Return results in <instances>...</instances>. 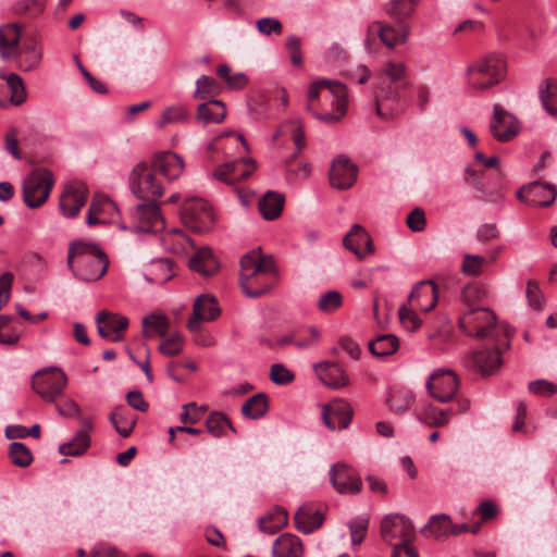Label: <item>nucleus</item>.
<instances>
[{
  "label": "nucleus",
  "instance_id": "nucleus-1",
  "mask_svg": "<svg viewBox=\"0 0 557 557\" xmlns=\"http://www.w3.org/2000/svg\"><path fill=\"white\" fill-rule=\"evenodd\" d=\"M239 263V285L247 297L258 298L272 288L277 271L271 255L263 256L258 247L245 253Z\"/></svg>",
  "mask_w": 557,
  "mask_h": 557
},
{
  "label": "nucleus",
  "instance_id": "nucleus-2",
  "mask_svg": "<svg viewBox=\"0 0 557 557\" xmlns=\"http://www.w3.org/2000/svg\"><path fill=\"white\" fill-rule=\"evenodd\" d=\"M66 265L76 277L92 282L104 275L109 260L98 245L85 240H73L69 246Z\"/></svg>",
  "mask_w": 557,
  "mask_h": 557
},
{
  "label": "nucleus",
  "instance_id": "nucleus-3",
  "mask_svg": "<svg viewBox=\"0 0 557 557\" xmlns=\"http://www.w3.org/2000/svg\"><path fill=\"white\" fill-rule=\"evenodd\" d=\"M505 72L504 57L497 53L487 54L467 67L468 85L476 90L488 89L503 81Z\"/></svg>",
  "mask_w": 557,
  "mask_h": 557
},
{
  "label": "nucleus",
  "instance_id": "nucleus-4",
  "mask_svg": "<svg viewBox=\"0 0 557 557\" xmlns=\"http://www.w3.org/2000/svg\"><path fill=\"white\" fill-rule=\"evenodd\" d=\"M458 326L468 336L493 338L497 333V317L486 307L469 308L459 317Z\"/></svg>",
  "mask_w": 557,
  "mask_h": 557
},
{
  "label": "nucleus",
  "instance_id": "nucleus-5",
  "mask_svg": "<svg viewBox=\"0 0 557 557\" xmlns=\"http://www.w3.org/2000/svg\"><path fill=\"white\" fill-rule=\"evenodd\" d=\"M379 79L375 104L377 115L383 116L385 114L382 112V99L396 100L399 97L400 90L409 86L405 64L388 62L380 74Z\"/></svg>",
  "mask_w": 557,
  "mask_h": 557
},
{
  "label": "nucleus",
  "instance_id": "nucleus-6",
  "mask_svg": "<svg viewBox=\"0 0 557 557\" xmlns=\"http://www.w3.org/2000/svg\"><path fill=\"white\" fill-rule=\"evenodd\" d=\"M53 186L52 173L46 168L33 170L23 182V199L28 208L41 207Z\"/></svg>",
  "mask_w": 557,
  "mask_h": 557
},
{
  "label": "nucleus",
  "instance_id": "nucleus-7",
  "mask_svg": "<svg viewBox=\"0 0 557 557\" xmlns=\"http://www.w3.org/2000/svg\"><path fill=\"white\" fill-rule=\"evenodd\" d=\"M180 216L183 224L195 233H206L214 223L211 206L201 198L186 199L181 207Z\"/></svg>",
  "mask_w": 557,
  "mask_h": 557
},
{
  "label": "nucleus",
  "instance_id": "nucleus-8",
  "mask_svg": "<svg viewBox=\"0 0 557 557\" xmlns=\"http://www.w3.org/2000/svg\"><path fill=\"white\" fill-rule=\"evenodd\" d=\"M156 172L149 169L145 162L137 163L129 174V186L132 193L143 200H156L163 193V186L157 181Z\"/></svg>",
  "mask_w": 557,
  "mask_h": 557
},
{
  "label": "nucleus",
  "instance_id": "nucleus-9",
  "mask_svg": "<svg viewBox=\"0 0 557 557\" xmlns=\"http://www.w3.org/2000/svg\"><path fill=\"white\" fill-rule=\"evenodd\" d=\"M67 377L62 370L51 368L38 371L32 381L33 389L46 401H54L64 391Z\"/></svg>",
  "mask_w": 557,
  "mask_h": 557
},
{
  "label": "nucleus",
  "instance_id": "nucleus-10",
  "mask_svg": "<svg viewBox=\"0 0 557 557\" xmlns=\"http://www.w3.org/2000/svg\"><path fill=\"white\" fill-rule=\"evenodd\" d=\"M459 380L456 373L447 369L434 371L426 381L429 394L440 403L450 401L457 394Z\"/></svg>",
  "mask_w": 557,
  "mask_h": 557
},
{
  "label": "nucleus",
  "instance_id": "nucleus-11",
  "mask_svg": "<svg viewBox=\"0 0 557 557\" xmlns=\"http://www.w3.org/2000/svg\"><path fill=\"white\" fill-rule=\"evenodd\" d=\"M414 536L412 521L400 513L386 515L381 521V537L386 543L400 539V543H407Z\"/></svg>",
  "mask_w": 557,
  "mask_h": 557
},
{
  "label": "nucleus",
  "instance_id": "nucleus-12",
  "mask_svg": "<svg viewBox=\"0 0 557 557\" xmlns=\"http://www.w3.org/2000/svg\"><path fill=\"white\" fill-rule=\"evenodd\" d=\"M556 196V186L541 181L530 182L517 191V198L532 207H549Z\"/></svg>",
  "mask_w": 557,
  "mask_h": 557
},
{
  "label": "nucleus",
  "instance_id": "nucleus-13",
  "mask_svg": "<svg viewBox=\"0 0 557 557\" xmlns=\"http://www.w3.org/2000/svg\"><path fill=\"white\" fill-rule=\"evenodd\" d=\"M147 203L137 205L132 211V218L136 222V231L143 233H154L165 225L160 211V205L156 200H148Z\"/></svg>",
  "mask_w": 557,
  "mask_h": 557
},
{
  "label": "nucleus",
  "instance_id": "nucleus-14",
  "mask_svg": "<svg viewBox=\"0 0 557 557\" xmlns=\"http://www.w3.org/2000/svg\"><path fill=\"white\" fill-rule=\"evenodd\" d=\"M330 482L336 492L345 495H356L362 490L360 475L346 463L338 462L330 469Z\"/></svg>",
  "mask_w": 557,
  "mask_h": 557
},
{
  "label": "nucleus",
  "instance_id": "nucleus-15",
  "mask_svg": "<svg viewBox=\"0 0 557 557\" xmlns=\"http://www.w3.org/2000/svg\"><path fill=\"white\" fill-rule=\"evenodd\" d=\"M128 318L119 313L101 310L97 313L96 324L98 334L108 341L120 342L128 326Z\"/></svg>",
  "mask_w": 557,
  "mask_h": 557
},
{
  "label": "nucleus",
  "instance_id": "nucleus-16",
  "mask_svg": "<svg viewBox=\"0 0 557 557\" xmlns=\"http://www.w3.org/2000/svg\"><path fill=\"white\" fill-rule=\"evenodd\" d=\"M519 122L499 104H494L493 116L490 122L492 135L499 141H508L519 133Z\"/></svg>",
  "mask_w": 557,
  "mask_h": 557
},
{
  "label": "nucleus",
  "instance_id": "nucleus-17",
  "mask_svg": "<svg viewBox=\"0 0 557 557\" xmlns=\"http://www.w3.org/2000/svg\"><path fill=\"white\" fill-rule=\"evenodd\" d=\"M256 169L251 159L240 158L219 166L213 172V177L227 185H234L247 180Z\"/></svg>",
  "mask_w": 557,
  "mask_h": 557
},
{
  "label": "nucleus",
  "instance_id": "nucleus-18",
  "mask_svg": "<svg viewBox=\"0 0 557 557\" xmlns=\"http://www.w3.org/2000/svg\"><path fill=\"white\" fill-rule=\"evenodd\" d=\"M88 188L83 182H73L65 186L60 197V210L66 218L76 216L87 199Z\"/></svg>",
  "mask_w": 557,
  "mask_h": 557
},
{
  "label": "nucleus",
  "instance_id": "nucleus-19",
  "mask_svg": "<svg viewBox=\"0 0 557 557\" xmlns=\"http://www.w3.org/2000/svg\"><path fill=\"white\" fill-rule=\"evenodd\" d=\"M220 308L213 296L202 294L194 302L193 315L187 321V327L190 332L200 330V322H210L220 315Z\"/></svg>",
  "mask_w": 557,
  "mask_h": 557
},
{
  "label": "nucleus",
  "instance_id": "nucleus-20",
  "mask_svg": "<svg viewBox=\"0 0 557 557\" xmlns=\"http://www.w3.org/2000/svg\"><path fill=\"white\" fill-rule=\"evenodd\" d=\"M466 183L472 185L479 193L478 198L485 202L497 203L502 201L503 194L498 185L491 186V178L485 172H479L467 166L465 169Z\"/></svg>",
  "mask_w": 557,
  "mask_h": 557
},
{
  "label": "nucleus",
  "instance_id": "nucleus-21",
  "mask_svg": "<svg viewBox=\"0 0 557 557\" xmlns=\"http://www.w3.org/2000/svg\"><path fill=\"white\" fill-rule=\"evenodd\" d=\"M357 166L345 156H339L332 162L329 177L332 187L337 189L350 188L357 180Z\"/></svg>",
  "mask_w": 557,
  "mask_h": 557
},
{
  "label": "nucleus",
  "instance_id": "nucleus-22",
  "mask_svg": "<svg viewBox=\"0 0 557 557\" xmlns=\"http://www.w3.org/2000/svg\"><path fill=\"white\" fill-rule=\"evenodd\" d=\"M322 413L325 425L335 431L347 429L350 425L354 410L349 403L339 399L325 406Z\"/></svg>",
  "mask_w": 557,
  "mask_h": 557
},
{
  "label": "nucleus",
  "instance_id": "nucleus-23",
  "mask_svg": "<svg viewBox=\"0 0 557 557\" xmlns=\"http://www.w3.org/2000/svg\"><path fill=\"white\" fill-rule=\"evenodd\" d=\"M13 59L21 71H34L42 61V47L35 37L26 38L22 46L16 50Z\"/></svg>",
  "mask_w": 557,
  "mask_h": 557
},
{
  "label": "nucleus",
  "instance_id": "nucleus-24",
  "mask_svg": "<svg viewBox=\"0 0 557 557\" xmlns=\"http://www.w3.org/2000/svg\"><path fill=\"white\" fill-rule=\"evenodd\" d=\"M10 95V101L22 104L26 99V90L23 79L15 73L5 74L0 71V107H3Z\"/></svg>",
  "mask_w": 557,
  "mask_h": 557
},
{
  "label": "nucleus",
  "instance_id": "nucleus-25",
  "mask_svg": "<svg viewBox=\"0 0 557 557\" xmlns=\"http://www.w3.org/2000/svg\"><path fill=\"white\" fill-rule=\"evenodd\" d=\"M153 172L163 175L168 181L178 178L184 171L183 158L171 151L154 154L151 163Z\"/></svg>",
  "mask_w": 557,
  "mask_h": 557
},
{
  "label": "nucleus",
  "instance_id": "nucleus-26",
  "mask_svg": "<svg viewBox=\"0 0 557 557\" xmlns=\"http://www.w3.org/2000/svg\"><path fill=\"white\" fill-rule=\"evenodd\" d=\"M319 380L333 389L346 387L349 377L346 371L336 362L322 361L313 366Z\"/></svg>",
  "mask_w": 557,
  "mask_h": 557
},
{
  "label": "nucleus",
  "instance_id": "nucleus-27",
  "mask_svg": "<svg viewBox=\"0 0 557 557\" xmlns=\"http://www.w3.org/2000/svg\"><path fill=\"white\" fill-rule=\"evenodd\" d=\"M346 249L354 252L359 258L370 255L374 251V245L371 236L360 224H355L343 238Z\"/></svg>",
  "mask_w": 557,
  "mask_h": 557
},
{
  "label": "nucleus",
  "instance_id": "nucleus-28",
  "mask_svg": "<svg viewBox=\"0 0 557 557\" xmlns=\"http://www.w3.org/2000/svg\"><path fill=\"white\" fill-rule=\"evenodd\" d=\"M409 301H417L418 307L429 312L438 301V287L432 280L418 282L409 295Z\"/></svg>",
  "mask_w": 557,
  "mask_h": 557
},
{
  "label": "nucleus",
  "instance_id": "nucleus-29",
  "mask_svg": "<svg viewBox=\"0 0 557 557\" xmlns=\"http://www.w3.org/2000/svg\"><path fill=\"white\" fill-rule=\"evenodd\" d=\"M82 429L77 431L74 437L59 446V453L64 456H81L90 446L89 431L92 430L94 424L90 419H81Z\"/></svg>",
  "mask_w": 557,
  "mask_h": 557
},
{
  "label": "nucleus",
  "instance_id": "nucleus-30",
  "mask_svg": "<svg viewBox=\"0 0 557 557\" xmlns=\"http://www.w3.org/2000/svg\"><path fill=\"white\" fill-rule=\"evenodd\" d=\"M23 26L18 23H10L0 27V57L2 60H12L21 39Z\"/></svg>",
  "mask_w": 557,
  "mask_h": 557
},
{
  "label": "nucleus",
  "instance_id": "nucleus-31",
  "mask_svg": "<svg viewBox=\"0 0 557 557\" xmlns=\"http://www.w3.org/2000/svg\"><path fill=\"white\" fill-rule=\"evenodd\" d=\"M379 38L387 48H394L405 44L410 34V27L406 23H397L396 25L384 24L379 22L376 25Z\"/></svg>",
  "mask_w": 557,
  "mask_h": 557
},
{
  "label": "nucleus",
  "instance_id": "nucleus-32",
  "mask_svg": "<svg viewBox=\"0 0 557 557\" xmlns=\"http://www.w3.org/2000/svg\"><path fill=\"white\" fill-rule=\"evenodd\" d=\"M500 355L502 350L498 346L494 349L479 350L472 356L473 364L481 375L488 376L502 366Z\"/></svg>",
  "mask_w": 557,
  "mask_h": 557
},
{
  "label": "nucleus",
  "instance_id": "nucleus-33",
  "mask_svg": "<svg viewBox=\"0 0 557 557\" xmlns=\"http://www.w3.org/2000/svg\"><path fill=\"white\" fill-rule=\"evenodd\" d=\"M285 202L284 195L268 190L258 201V209L264 220L271 221L277 219L283 210Z\"/></svg>",
  "mask_w": 557,
  "mask_h": 557
},
{
  "label": "nucleus",
  "instance_id": "nucleus-34",
  "mask_svg": "<svg viewBox=\"0 0 557 557\" xmlns=\"http://www.w3.org/2000/svg\"><path fill=\"white\" fill-rule=\"evenodd\" d=\"M115 431L124 438L128 437L136 425L137 417L125 406H116L109 416Z\"/></svg>",
  "mask_w": 557,
  "mask_h": 557
},
{
  "label": "nucleus",
  "instance_id": "nucleus-35",
  "mask_svg": "<svg viewBox=\"0 0 557 557\" xmlns=\"http://www.w3.org/2000/svg\"><path fill=\"white\" fill-rule=\"evenodd\" d=\"M302 544L300 540L293 534H282L278 536L272 547L273 557H301Z\"/></svg>",
  "mask_w": 557,
  "mask_h": 557
},
{
  "label": "nucleus",
  "instance_id": "nucleus-36",
  "mask_svg": "<svg viewBox=\"0 0 557 557\" xmlns=\"http://www.w3.org/2000/svg\"><path fill=\"white\" fill-rule=\"evenodd\" d=\"M189 268L203 276H211L218 271L219 263L213 257L212 250L205 247L189 259Z\"/></svg>",
  "mask_w": 557,
  "mask_h": 557
},
{
  "label": "nucleus",
  "instance_id": "nucleus-37",
  "mask_svg": "<svg viewBox=\"0 0 557 557\" xmlns=\"http://www.w3.org/2000/svg\"><path fill=\"white\" fill-rule=\"evenodd\" d=\"M226 115L225 104L221 100L212 99L200 103L196 117L203 124L221 123Z\"/></svg>",
  "mask_w": 557,
  "mask_h": 557
},
{
  "label": "nucleus",
  "instance_id": "nucleus-38",
  "mask_svg": "<svg viewBox=\"0 0 557 557\" xmlns=\"http://www.w3.org/2000/svg\"><path fill=\"white\" fill-rule=\"evenodd\" d=\"M294 522L296 529L299 532L309 534L322 525L323 517L317 510H312L311 508L307 507H300L295 513Z\"/></svg>",
  "mask_w": 557,
  "mask_h": 557
},
{
  "label": "nucleus",
  "instance_id": "nucleus-39",
  "mask_svg": "<svg viewBox=\"0 0 557 557\" xmlns=\"http://www.w3.org/2000/svg\"><path fill=\"white\" fill-rule=\"evenodd\" d=\"M451 528V518L446 513L433 515L429 522L421 529V533L436 540L447 539Z\"/></svg>",
  "mask_w": 557,
  "mask_h": 557
},
{
  "label": "nucleus",
  "instance_id": "nucleus-40",
  "mask_svg": "<svg viewBox=\"0 0 557 557\" xmlns=\"http://www.w3.org/2000/svg\"><path fill=\"white\" fill-rule=\"evenodd\" d=\"M288 522L287 511L276 507L267 516L259 519V530L265 534H275Z\"/></svg>",
  "mask_w": 557,
  "mask_h": 557
},
{
  "label": "nucleus",
  "instance_id": "nucleus-41",
  "mask_svg": "<svg viewBox=\"0 0 557 557\" xmlns=\"http://www.w3.org/2000/svg\"><path fill=\"white\" fill-rule=\"evenodd\" d=\"M539 94L544 109L557 116V79L546 78L539 86Z\"/></svg>",
  "mask_w": 557,
  "mask_h": 557
},
{
  "label": "nucleus",
  "instance_id": "nucleus-42",
  "mask_svg": "<svg viewBox=\"0 0 557 557\" xmlns=\"http://www.w3.org/2000/svg\"><path fill=\"white\" fill-rule=\"evenodd\" d=\"M399 341L393 334L379 335L375 339L369 342V350L373 356L386 357L397 351Z\"/></svg>",
  "mask_w": 557,
  "mask_h": 557
},
{
  "label": "nucleus",
  "instance_id": "nucleus-43",
  "mask_svg": "<svg viewBox=\"0 0 557 557\" xmlns=\"http://www.w3.org/2000/svg\"><path fill=\"white\" fill-rule=\"evenodd\" d=\"M268 409V396L264 393H258L245 401L242 413L248 419L257 420L265 416Z\"/></svg>",
  "mask_w": 557,
  "mask_h": 557
},
{
  "label": "nucleus",
  "instance_id": "nucleus-44",
  "mask_svg": "<svg viewBox=\"0 0 557 557\" xmlns=\"http://www.w3.org/2000/svg\"><path fill=\"white\" fill-rule=\"evenodd\" d=\"M453 412L450 410H443L433 405L424 406L421 413H418V419L433 428L444 426L449 422Z\"/></svg>",
  "mask_w": 557,
  "mask_h": 557
},
{
  "label": "nucleus",
  "instance_id": "nucleus-45",
  "mask_svg": "<svg viewBox=\"0 0 557 557\" xmlns=\"http://www.w3.org/2000/svg\"><path fill=\"white\" fill-rule=\"evenodd\" d=\"M143 335L145 338H151L152 333L151 330L154 331L157 335L160 337L164 336L168 333L170 321L163 314H149L143 318Z\"/></svg>",
  "mask_w": 557,
  "mask_h": 557
},
{
  "label": "nucleus",
  "instance_id": "nucleus-46",
  "mask_svg": "<svg viewBox=\"0 0 557 557\" xmlns=\"http://www.w3.org/2000/svg\"><path fill=\"white\" fill-rule=\"evenodd\" d=\"M322 88L327 89L332 98L343 97L344 92L347 91L346 86L337 81L321 79L310 85L308 90V100L314 101L319 97Z\"/></svg>",
  "mask_w": 557,
  "mask_h": 557
},
{
  "label": "nucleus",
  "instance_id": "nucleus-47",
  "mask_svg": "<svg viewBox=\"0 0 557 557\" xmlns=\"http://www.w3.org/2000/svg\"><path fill=\"white\" fill-rule=\"evenodd\" d=\"M413 401L414 395L412 394L411 391L405 388L393 391L389 397L387 398V405L389 410L398 414L407 411L411 407Z\"/></svg>",
  "mask_w": 557,
  "mask_h": 557
},
{
  "label": "nucleus",
  "instance_id": "nucleus-48",
  "mask_svg": "<svg viewBox=\"0 0 557 557\" xmlns=\"http://www.w3.org/2000/svg\"><path fill=\"white\" fill-rule=\"evenodd\" d=\"M333 104V112L331 113H314V116L326 123V124H334L342 120V117L346 114L347 111V104H348V94L347 91L344 92L343 97H335L332 100Z\"/></svg>",
  "mask_w": 557,
  "mask_h": 557
},
{
  "label": "nucleus",
  "instance_id": "nucleus-49",
  "mask_svg": "<svg viewBox=\"0 0 557 557\" xmlns=\"http://www.w3.org/2000/svg\"><path fill=\"white\" fill-rule=\"evenodd\" d=\"M46 1L47 0H17L13 3L11 10L14 14L35 18L44 12Z\"/></svg>",
  "mask_w": 557,
  "mask_h": 557
},
{
  "label": "nucleus",
  "instance_id": "nucleus-50",
  "mask_svg": "<svg viewBox=\"0 0 557 557\" xmlns=\"http://www.w3.org/2000/svg\"><path fill=\"white\" fill-rule=\"evenodd\" d=\"M206 426L210 434L215 437L223 435L224 429L227 426L233 433L236 434V430L226 414L214 411L206 420Z\"/></svg>",
  "mask_w": 557,
  "mask_h": 557
},
{
  "label": "nucleus",
  "instance_id": "nucleus-51",
  "mask_svg": "<svg viewBox=\"0 0 557 557\" xmlns=\"http://www.w3.org/2000/svg\"><path fill=\"white\" fill-rule=\"evenodd\" d=\"M9 457L11 462L20 468L28 467L33 461V454L26 445L20 442H13L9 446Z\"/></svg>",
  "mask_w": 557,
  "mask_h": 557
},
{
  "label": "nucleus",
  "instance_id": "nucleus-52",
  "mask_svg": "<svg viewBox=\"0 0 557 557\" xmlns=\"http://www.w3.org/2000/svg\"><path fill=\"white\" fill-rule=\"evenodd\" d=\"M407 3L405 0H389L385 5V11L398 24L405 23V20L411 17L414 12V9Z\"/></svg>",
  "mask_w": 557,
  "mask_h": 557
},
{
  "label": "nucleus",
  "instance_id": "nucleus-53",
  "mask_svg": "<svg viewBox=\"0 0 557 557\" xmlns=\"http://www.w3.org/2000/svg\"><path fill=\"white\" fill-rule=\"evenodd\" d=\"M343 305V295L337 290L323 293L317 304L318 309L324 313H332Z\"/></svg>",
  "mask_w": 557,
  "mask_h": 557
},
{
  "label": "nucleus",
  "instance_id": "nucleus-54",
  "mask_svg": "<svg viewBox=\"0 0 557 557\" xmlns=\"http://www.w3.org/2000/svg\"><path fill=\"white\" fill-rule=\"evenodd\" d=\"M319 342L320 332L315 326L311 325L296 332V341L294 342V345L299 349H306L318 345Z\"/></svg>",
  "mask_w": 557,
  "mask_h": 557
},
{
  "label": "nucleus",
  "instance_id": "nucleus-55",
  "mask_svg": "<svg viewBox=\"0 0 557 557\" xmlns=\"http://www.w3.org/2000/svg\"><path fill=\"white\" fill-rule=\"evenodd\" d=\"M486 263V259L480 255L466 253L461 263V272L466 275L479 276Z\"/></svg>",
  "mask_w": 557,
  "mask_h": 557
},
{
  "label": "nucleus",
  "instance_id": "nucleus-56",
  "mask_svg": "<svg viewBox=\"0 0 557 557\" xmlns=\"http://www.w3.org/2000/svg\"><path fill=\"white\" fill-rule=\"evenodd\" d=\"M369 517L358 516L348 523L352 545H360L369 528Z\"/></svg>",
  "mask_w": 557,
  "mask_h": 557
},
{
  "label": "nucleus",
  "instance_id": "nucleus-57",
  "mask_svg": "<svg viewBox=\"0 0 557 557\" xmlns=\"http://www.w3.org/2000/svg\"><path fill=\"white\" fill-rule=\"evenodd\" d=\"M485 297V292L478 285H467L461 290V300L465 309L478 308L476 306Z\"/></svg>",
  "mask_w": 557,
  "mask_h": 557
},
{
  "label": "nucleus",
  "instance_id": "nucleus-58",
  "mask_svg": "<svg viewBox=\"0 0 557 557\" xmlns=\"http://www.w3.org/2000/svg\"><path fill=\"white\" fill-rule=\"evenodd\" d=\"M216 81L213 77L201 75L196 82V90L194 98L196 99H208L210 96L215 94Z\"/></svg>",
  "mask_w": 557,
  "mask_h": 557
},
{
  "label": "nucleus",
  "instance_id": "nucleus-59",
  "mask_svg": "<svg viewBox=\"0 0 557 557\" xmlns=\"http://www.w3.org/2000/svg\"><path fill=\"white\" fill-rule=\"evenodd\" d=\"M183 336L174 333L159 345V351L164 356H176L183 350Z\"/></svg>",
  "mask_w": 557,
  "mask_h": 557
},
{
  "label": "nucleus",
  "instance_id": "nucleus-60",
  "mask_svg": "<svg viewBox=\"0 0 557 557\" xmlns=\"http://www.w3.org/2000/svg\"><path fill=\"white\" fill-rule=\"evenodd\" d=\"M188 111L183 106L170 107L162 115V119L158 122L159 127H163L168 123H180L187 119Z\"/></svg>",
  "mask_w": 557,
  "mask_h": 557
},
{
  "label": "nucleus",
  "instance_id": "nucleus-61",
  "mask_svg": "<svg viewBox=\"0 0 557 557\" xmlns=\"http://www.w3.org/2000/svg\"><path fill=\"white\" fill-rule=\"evenodd\" d=\"M270 379L274 384L286 385L294 381V373L282 363H274L270 369Z\"/></svg>",
  "mask_w": 557,
  "mask_h": 557
},
{
  "label": "nucleus",
  "instance_id": "nucleus-62",
  "mask_svg": "<svg viewBox=\"0 0 557 557\" xmlns=\"http://www.w3.org/2000/svg\"><path fill=\"white\" fill-rule=\"evenodd\" d=\"M173 262L170 259H160L154 263L153 282L163 284L174 276Z\"/></svg>",
  "mask_w": 557,
  "mask_h": 557
},
{
  "label": "nucleus",
  "instance_id": "nucleus-63",
  "mask_svg": "<svg viewBox=\"0 0 557 557\" xmlns=\"http://www.w3.org/2000/svg\"><path fill=\"white\" fill-rule=\"evenodd\" d=\"M399 320L407 330L412 332L418 330L422 324L416 311L408 308L406 305L399 308Z\"/></svg>",
  "mask_w": 557,
  "mask_h": 557
},
{
  "label": "nucleus",
  "instance_id": "nucleus-64",
  "mask_svg": "<svg viewBox=\"0 0 557 557\" xmlns=\"http://www.w3.org/2000/svg\"><path fill=\"white\" fill-rule=\"evenodd\" d=\"M529 391L532 394L548 397L557 394V384L543 379L535 380L529 383Z\"/></svg>",
  "mask_w": 557,
  "mask_h": 557
}]
</instances>
